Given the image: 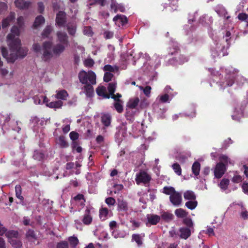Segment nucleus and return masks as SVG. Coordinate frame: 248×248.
Segmentation results:
<instances>
[{
  "label": "nucleus",
  "mask_w": 248,
  "mask_h": 248,
  "mask_svg": "<svg viewBox=\"0 0 248 248\" xmlns=\"http://www.w3.org/2000/svg\"><path fill=\"white\" fill-rule=\"evenodd\" d=\"M106 203L108 205H114L116 201L112 197H109L106 199L105 200Z\"/></svg>",
  "instance_id": "obj_51"
},
{
  "label": "nucleus",
  "mask_w": 248,
  "mask_h": 248,
  "mask_svg": "<svg viewBox=\"0 0 248 248\" xmlns=\"http://www.w3.org/2000/svg\"><path fill=\"white\" fill-rule=\"evenodd\" d=\"M170 201L173 205L176 206H179L182 201L181 194L176 191L173 194L170 196Z\"/></svg>",
  "instance_id": "obj_7"
},
{
  "label": "nucleus",
  "mask_w": 248,
  "mask_h": 248,
  "mask_svg": "<svg viewBox=\"0 0 248 248\" xmlns=\"http://www.w3.org/2000/svg\"><path fill=\"white\" fill-rule=\"evenodd\" d=\"M68 96V93L64 90L57 91V94L55 95L56 98L62 100H66Z\"/></svg>",
  "instance_id": "obj_21"
},
{
  "label": "nucleus",
  "mask_w": 248,
  "mask_h": 248,
  "mask_svg": "<svg viewBox=\"0 0 248 248\" xmlns=\"http://www.w3.org/2000/svg\"><path fill=\"white\" fill-rule=\"evenodd\" d=\"M113 21L115 22L116 23H117V22L120 21L121 22L122 25H124L127 23V19L125 16L117 15L113 18Z\"/></svg>",
  "instance_id": "obj_22"
},
{
  "label": "nucleus",
  "mask_w": 248,
  "mask_h": 248,
  "mask_svg": "<svg viewBox=\"0 0 248 248\" xmlns=\"http://www.w3.org/2000/svg\"><path fill=\"white\" fill-rule=\"evenodd\" d=\"M70 130V127L69 124L65 125L62 128V131L64 133H68Z\"/></svg>",
  "instance_id": "obj_64"
},
{
  "label": "nucleus",
  "mask_w": 248,
  "mask_h": 248,
  "mask_svg": "<svg viewBox=\"0 0 248 248\" xmlns=\"http://www.w3.org/2000/svg\"><path fill=\"white\" fill-rule=\"evenodd\" d=\"M8 242L14 248H21L22 243L20 240L19 233L16 231L10 230L6 234Z\"/></svg>",
  "instance_id": "obj_5"
},
{
  "label": "nucleus",
  "mask_w": 248,
  "mask_h": 248,
  "mask_svg": "<svg viewBox=\"0 0 248 248\" xmlns=\"http://www.w3.org/2000/svg\"><path fill=\"white\" fill-rule=\"evenodd\" d=\"M78 78L81 83L84 84L81 88L87 97L93 96L94 91L93 85L96 84V75L92 71L88 72L82 71L78 74Z\"/></svg>",
  "instance_id": "obj_3"
},
{
  "label": "nucleus",
  "mask_w": 248,
  "mask_h": 248,
  "mask_svg": "<svg viewBox=\"0 0 248 248\" xmlns=\"http://www.w3.org/2000/svg\"><path fill=\"white\" fill-rule=\"evenodd\" d=\"M66 27L69 34L72 36H74L76 32V24L74 22H69L66 24Z\"/></svg>",
  "instance_id": "obj_13"
},
{
  "label": "nucleus",
  "mask_w": 248,
  "mask_h": 248,
  "mask_svg": "<svg viewBox=\"0 0 248 248\" xmlns=\"http://www.w3.org/2000/svg\"><path fill=\"white\" fill-rule=\"evenodd\" d=\"M140 102V99L138 97H135L133 98L130 99L129 101L127 102L126 105V109L127 110V108H135L138 106L139 103Z\"/></svg>",
  "instance_id": "obj_14"
},
{
  "label": "nucleus",
  "mask_w": 248,
  "mask_h": 248,
  "mask_svg": "<svg viewBox=\"0 0 248 248\" xmlns=\"http://www.w3.org/2000/svg\"><path fill=\"white\" fill-rule=\"evenodd\" d=\"M151 90V87L150 86H146L143 89V92H144V94L148 96L150 93Z\"/></svg>",
  "instance_id": "obj_60"
},
{
  "label": "nucleus",
  "mask_w": 248,
  "mask_h": 248,
  "mask_svg": "<svg viewBox=\"0 0 248 248\" xmlns=\"http://www.w3.org/2000/svg\"><path fill=\"white\" fill-rule=\"evenodd\" d=\"M0 72L1 75L2 76H6L8 74V73H9L8 70H7L5 68H1V69H0Z\"/></svg>",
  "instance_id": "obj_63"
},
{
  "label": "nucleus",
  "mask_w": 248,
  "mask_h": 248,
  "mask_svg": "<svg viewBox=\"0 0 248 248\" xmlns=\"http://www.w3.org/2000/svg\"><path fill=\"white\" fill-rule=\"evenodd\" d=\"M232 181L235 183H238L241 181V177L240 175H235L233 177Z\"/></svg>",
  "instance_id": "obj_61"
},
{
  "label": "nucleus",
  "mask_w": 248,
  "mask_h": 248,
  "mask_svg": "<svg viewBox=\"0 0 248 248\" xmlns=\"http://www.w3.org/2000/svg\"><path fill=\"white\" fill-rule=\"evenodd\" d=\"M173 215L167 212L163 213L161 215V217L163 219L167 222H169L173 218Z\"/></svg>",
  "instance_id": "obj_36"
},
{
  "label": "nucleus",
  "mask_w": 248,
  "mask_h": 248,
  "mask_svg": "<svg viewBox=\"0 0 248 248\" xmlns=\"http://www.w3.org/2000/svg\"><path fill=\"white\" fill-rule=\"evenodd\" d=\"M92 221V217L89 214V212H87L86 214H85L84 217L82 219V222L85 225L90 224Z\"/></svg>",
  "instance_id": "obj_30"
},
{
  "label": "nucleus",
  "mask_w": 248,
  "mask_h": 248,
  "mask_svg": "<svg viewBox=\"0 0 248 248\" xmlns=\"http://www.w3.org/2000/svg\"><path fill=\"white\" fill-rule=\"evenodd\" d=\"M0 248H6V243L4 239L0 237Z\"/></svg>",
  "instance_id": "obj_62"
},
{
  "label": "nucleus",
  "mask_w": 248,
  "mask_h": 248,
  "mask_svg": "<svg viewBox=\"0 0 248 248\" xmlns=\"http://www.w3.org/2000/svg\"><path fill=\"white\" fill-rule=\"evenodd\" d=\"M45 19L44 17L42 16H37L34 21L33 26L35 28L38 27L40 25L44 24Z\"/></svg>",
  "instance_id": "obj_25"
},
{
  "label": "nucleus",
  "mask_w": 248,
  "mask_h": 248,
  "mask_svg": "<svg viewBox=\"0 0 248 248\" xmlns=\"http://www.w3.org/2000/svg\"><path fill=\"white\" fill-rule=\"evenodd\" d=\"M147 217L148 222L152 225L156 224L160 219L159 216L155 215H148Z\"/></svg>",
  "instance_id": "obj_16"
},
{
  "label": "nucleus",
  "mask_w": 248,
  "mask_h": 248,
  "mask_svg": "<svg viewBox=\"0 0 248 248\" xmlns=\"http://www.w3.org/2000/svg\"><path fill=\"white\" fill-rule=\"evenodd\" d=\"M229 184V180L227 179H223L220 184L219 186L223 190H226Z\"/></svg>",
  "instance_id": "obj_39"
},
{
  "label": "nucleus",
  "mask_w": 248,
  "mask_h": 248,
  "mask_svg": "<svg viewBox=\"0 0 248 248\" xmlns=\"http://www.w3.org/2000/svg\"><path fill=\"white\" fill-rule=\"evenodd\" d=\"M116 87V83L113 82L109 83L108 86V89L109 92V95H110V96L114 94L115 91Z\"/></svg>",
  "instance_id": "obj_40"
},
{
  "label": "nucleus",
  "mask_w": 248,
  "mask_h": 248,
  "mask_svg": "<svg viewBox=\"0 0 248 248\" xmlns=\"http://www.w3.org/2000/svg\"><path fill=\"white\" fill-rule=\"evenodd\" d=\"M26 236L28 240L31 242H34L37 239L36 235L34 231L32 230H29L27 232Z\"/></svg>",
  "instance_id": "obj_18"
},
{
  "label": "nucleus",
  "mask_w": 248,
  "mask_h": 248,
  "mask_svg": "<svg viewBox=\"0 0 248 248\" xmlns=\"http://www.w3.org/2000/svg\"><path fill=\"white\" fill-rule=\"evenodd\" d=\"M56 22L59 27H63L66 23V14L63 11H60L57 14Z\"/></svg>",
  "instance_id": "obj_8"
},
{
  "label": "nucleus",
  "mask_w": 248,
  "mask_h": 248,
  "mask_svg": "<svg viewBox=\"0 0 248 248\" xmlns=\"http://www.w3.org/2000/svg\"><path fill=\"white\" fill-rule=\"evenodd\" d=\"M84 64L87 67H92L94 64V61L92 59H88L84 61Z\"/></svg>",
  "instance_id": "obj_52"
},
{
  "label": "nucleus",
  "mask_w": 248,
  "mask_h": 248,
  "mask_svg": "<svg viewBox=\"0 0 248 248\" xmlns=\"http://www.w3.org/2000/svg\"><path fill=\"white\" fill-rule=\"evenodd\" d=\"M239 19L242 21H245L247 23V26H248V15L245 13L239 14L238 16Z\"/></svg>",
  "instance_id": "obj_45"
},
{
  "label": "nucleus",
  "mask_w": 248,
  "mask_h": 248,
  "mask_svg": "<svg viewBox=\"0 0 248 248\" xmlns=\"http://www.w3.org/2000/svg\"><path fill=\"white\" fill-rule=\"evenodd\" d=\"M96 93L100 96H102L103 98H109L110 95L107 93L106 88L104 86L98 87L96 89Z\"/></svg>",
  "instance_id": "obj_15"
},
{
  "label": "nucleus",
  "mask_w": 248,
  "mask_h": 248,
  "mask_svg": "<svg viewBox=\"0 0 248 248\" xmlns=\"http://www.w3.org/2000/svg\"><path fill=\"white\" fill-rule=\"evenodd\" d=\"M57 248H68V243L66 241H62L57 245Z\"/></svg>",
  "instance_id": "obj_48"
},
{
  "label": "nucleus",
  "mask_w": 248,
  "mask_h": 248,
  "mask_svg": "<svg viewBox=\"0 0 248 248\" xmlns=\"http://www.w3.org/2000/svg\"><path fill=\"white\" fill-rule=\"evenodd\" d=\"M241 217L244 219H248V212L246 210H244L241 213Z\"/></svg>",
  "instance_id": "obj_59"
},
{
  "label": "nucleus",
  "mask_w": 248,
  "mask_h": 248,
  "mask_svg": "<svg viewBox=\"0 0 248 248\" xmlns=\"http://www.w3.org/2000/svg\"><path fill=\"white\" fill-rule=\"evenodd\" d=\"M111 121V117L108 114H104L101 117V122L106 127L110 125Z\"/></svg>",
  "instance_id": "obj_17"
},
{
  "label": "nucleus",
  "mask_w": 248,
  "mask_h": 248,
  "mask_svg": "<svg viewBox=\"0 0 248 248\" xmlns=\"http://www.w3.org/2000/svg\"><path fill=\"white\" fill-rule=\"evenodd\" d=\"M169 99V96L168 94H165L160 96V101L162 103L167 102Z\"/></svg>",
  "instance_id": "obj_54"
},
{
  "label": "nucleus",
  "mask_w": 248,
  "mask_h": 248,
  "mask_svg": "<svg viewBox=\"0 0 248 248\" xmlns=\"http://www.w3.org/2000/svg\"><path fill=\"white\" fill-rule=\"evenodd\" d=\"M108 214V210L106 208H103L100 210V217L102 220H105Z\"/></svg>",
  "instance_id": "obj_41"
},
{
  "label": "nucleus",
  "mask_w": 248,
  "mask_h": 248,
  "mask_svg": "<svg viewBox=\"0 0 248 248\" xmlns=\"http://www.w3.org/2000/svg\"><path fill=\"white\" fill-rule=\"evenodd\" d=\"M132 240L135 241L139 246L142 244L141 236L139 234H133L132 236Z\"/></svg>",
  "instance_id": "obj_28"
},
{
  "label": "nucleus",
  "mask_w": 248,
  "mask_h": 248,
  "mask_svg": "<svg viewBox=\"0 0 248 248\" xmlns=\"http://www.w3.org/2000/svg\"><path fill=\"white\" fill-rule=\"evenodd\" d=\"M151 179V176L143 170H140L139 173H137L135 179L136 182L138 185L141 183L144 184H148Z\"/></svg>",
  "instance_id": "obj_6"
},
{
  "label": "nucleus",
  "mask_w": 248,
  "mask_h": 248,
  "mask_svg": "<svg viewBox=\"0 0 248 248\" xmlns=\"http://www.w3.org/2000/svg\"><path fill=\"white\" fill-rule=\"evenodd\" d=\"M176 191L174 188L171 186H165L163 188V192L167 195H170L171 196Z\"/></svg>",
  "instance_id": "obj_31"
},
{
  "label": "nucleus",
  "mask_w": 248,
  "mask_h": 248,
  "mask_svg": "<svg viewBox=\"0 0 248 248\" xmlns=\"http://www.w3.org/2000/svg\"><path fill=\"white\" fill-rule=\"evenodd\" d=\"M242 187L243 192L248 195V183H244Z\"/></svg>",
  "instance_id": "obj_58"
},
{
  "label": "nucleus",
  "mask_w": 248,
  "mask_h": 248,
  "mask_svg": "<svg viewBox=\"0 0 248 248\" xmlns=\"http://www.w3.org/2000/svg\"><path fill=\"white\" fill-rule=\"evenodd\" d=\"M58 143L62 148H66L68 146V143L66 141L65 138L63 136H60L58 140Z\"/></svg>",
  "instance_id": "obj_27"
},
{
  "label": "nucleus",
  "mask_w": 248,
  "mask_h": 248,
  "mask_svg": "<svg viewBox=\"0 0 248 248\" xmlns=\"http://www.w3.org/2000/svg\"><path fill=\"white\" fill-rule=\"evenodd\" d=\"M123 101L121 102H116L114 104V107L116 110V111L118 113H122L123 111L124 108H123Z\"/></svg>",
  "instance_id": "obj_32"
},
{
  "label": "nucleus",
  "mask_w": 248,
  "mask_h": 248,
  "mask_svg": "<svg viewBox=\"0 0 248 248\" xmlns=\"http://www.w3.org/2000/svg\"><path fill=\"white\" fill-rule=\"evenodd\" d=\"M118 207L119 210L126 211L128 210V205L126 202L122 199L118 200Z\"/></svg>",
  "instance_id": "obj_23"
},
{
  "label": "nucleus",
  "mask_w": 248,
  "mask_h": 248,
  "mask_svg": "<svg viewBox=\"0 0 248 248\" xmlns=\"http://www.w3.org/2000/svg\"><path fill=\"white\" fill-rule=\"evenodd\" d=\"M201 165L198 162H195L192 167V172L194 174L197 176L199 174Z\"/></svg>",
  "instance_id": "obj_26"
},
{
  "label": "nucleus",
  "mask_w": 248,
  "mask_h": 248,
  "mask_svg": "<svg viewBox=\"0 0 248 248\" xmlns=\"http://www.w3.org/2000/svg\"><path fill=\"white\" fill-rule=\"evenodd\" d=\"M16 17V14L14 12H11L9 15L2 20V27L3 28L7 27L10 23H12Z\"/></svg>",
  "instance_id": "obj_10"
},
{
  "label": "nucleus",
  "mask_w": 248,
  "mask_h": 248,
  "mask_svg": "<svg viewBox=\"0 0 248 248\" xmlns=\"http://www.w3.org/2000/svg\"><path fill=\"white\" fill-rule=\"evenodd\" d=\"M56 35L57 43L53 46L51 41H45L42 45L38 43L32 45L33 51L37 56H41L44 61H49L54 56H60L69 46V37L66 32L59 31Z\"/></svg>",
  "instance_id": "obj_1"
},
{
  "label": "nucleus",
  "mask_w": 248,
  "mask_h": 248,
  "mask_svg": "<svg viewBox=\"0 0 248 248\" xmlns=\"http://www.w3.org/2000/svg\"><path fill=\"white\" fill-rule=\"evenodd\" d=\"M9 230H8L4 226V225L1 223V221H0V236H3L5 235V236L6 237V234L8 233V231Z\"/></svg>",
  "instance_id": "obj_43"
},
{
  "label": "nucleus",
  "mask_w": 248,
  "mask_h": 248,
  "mask_svg": "<svg viewBox=\"0 0 248 248\" xmlns=\"http://www.w3.org/2000/svg\"><path fill=\"white\" fill-rule=\"evenodd\" d=\"M172 167L175 173H176L178 175H180L181 174V168L178 163H176L173 164Z\"/></svg>",
  "instance_id": "obj_44"
},
{
  "label": "nucleus",
  "mask_w": 248,
  "mask_h": 248,
  "mask_svg": "<svg viewBox=\"0 0 248 248\" xmlns=\"http://www.w3.org/2000/svg\"><path fill=\"white\" fill-rule=\"evenodd\" d=\"M183 223L185 224L188 228H192L193 226L192 220L190 218H185L183 220Z\"/></svg>",
  "instance_id": "obj_42"
},
{
  "label": "nucleus",
  "mask_w": 248,
  "mask_h": 248,
  "mask_svg": "<svg viewBox=\"0 0 248 248\" xmlns=\"http://www.w3.org/2000/svg\"><path fill=\"white\" fill-rule=\"evenodd\" d=\"M122 96L121 94L118 93L116 95L113 94L111 96V97L113 98L116 102H121L123 101L120 99Z\"/></svg>",
  "instance_id": "obj_55"
},
{
  "label": "nucleus",
  "mask_w": 248,
  "mask_h": 248,
  "mask_svg": "<svg viewBox=\"0 0 248 248\" xmlns=\"http://www.w3.org/2000/svg\"><path fill=\"white\" fill-rule=\"evenodd\" d=\"M220 162L217 164L214 169V175L217 178H220L226 170L228 163L233 165V161H232L227 156L221 155L219 156Z\"/></svg>",
  "instance_id": "obj_4"
},
{
  "label": "nucleus",
  "mask_w": 248,
  "mask_h": 248,
  "mask_svg": "<svg viewBox=\"0 0 248 248\" xmlns=\"http://www.w3.org/2000/svg\"><path fill=\"white\" fill-rule=\"evenodd\" d=\"M52 31V28L50 26H47L43 30L42 36L43 38L48 37Z\"/></svg>",
  "instance_id": "obj_29"
},
{
  "label": "nucleus",
  "mask_w": 248,
  "mask_h": 248,
  "mask_svg": "<svg viewBox=\"0 0 248 248\" xmlns=\"http://www.w3.org/2000/svg\"><path fill=\"white\" fill-rule=\"evenodd\" d=\"M15 191L16 197L21 200H23L24 198L21 195L22 190L21 187L20 185H16L15 186Z\"/></svg>",
  "instance_id": "obj_35"
},
{
  "label": "nucleus",
  "mask_w": 248,
  "mask_h": 248,
  "mask_svg": "<svg viewBox=\"0 0 248 248\" xmlns=\"http://www.w3.org/2000/svg\"><path fill=\"white\" fill-rule=\"evenodd\" d=\"M17 24L18 27L14 25L11 32L7 36V41L10 48V53L4 47L1 48L2 56L8 62H13L18 57L23 58L27 55L28 49L26 48L21 47V41L19 38L20 33V30L24 25V18L19 16L17 19Z\"/></svg>",
  "instance_id": "obj_2"
},
{
  "label": "nucleus",
  "mask_w": 248,
  "mask_h": 248,
  "mask_svg": "<svg viewBox=\"0 0 248 248\" xmlns=\"http://www.w3.org/2000/svg\"><path fill=\"white\" fill-rule=\"evenodd\" d=\"M175 214L178 217H184L187 216L186 211L182 208L176 209Z\"/></svg>",
  "instance_id": "obj_33"
},
{
  "label": "nucleus",
  "mask_w": 248,
  "mask_h": 248,
  "mask_svg": "<svg viewBox=\"0 0 248 248\" xmlns=\"http://www.w3.org/2000/svg\"><path fill=\"white\" fill-rule=\"evenodd\" d=\"M68 241L71 247L75 248L78 243V240L77 237L71 236L68 238Z\"/></svg>",
  "instance_id": "obj_38"
},
{
  "label": "nucleus",
  "mask_w": 248,
  "mask_h": 248,
  "mask_svg": "<svg viewBox=\"0 0 248 248\" xmlns=\"http://www.w3.org/2000/svg\"><path fill=\"white\" fill-rule=\"evenodd\" d=\"M7 9L6 4L3 2H0V14L4 13Z\"/></svg>",
  "instance_id": "obj_49"
},
{
  "label": "nucleus",
  "mask_w": 248,
  "mask_h": 248,
  "mask_svg": "<svg viewBox=\"0 0 248 248\" xmlns=\"http://www.w3.org/2000/svg\"><path fill=\"white\" fill-rule=\"evenodd\" d=\"M197 205V202L195 200L187 202L186 203V206L190 210H193L196 208Z\"/></svg>",
  "instance_id": "obj_37"
},
{
  "label": "nucleus",
  "mask_w": 248,
  "mask_h": 248,
  "mask_svg": "<svg viewBox=\"0 0 248 248\" xmlns=\"http://www.w3.org/2000/svg\"><path fill=\"white\" fill-rule=\"evenodd\" d=\"M38 10L40 13H42L44 11L45 6L42 2H39L37 3Z\"/></svg>",
  "instance_id": "obj_56"
},
{
  "label": "nucleus",
  "mask_w": 248,
  "mask_h": 248,
  "mask_svg": "<svg viewBox=\"0 0 248 248\" xmlns=\"http://www.w3.org/2000/svg\"><path fill=\"white\" fill-rule=\"evenodd\" d=\"M103 69L105 71H108V72H109L110 73L118 71V68L116 66H111L107 64L104 66Z\"/></svg>",
  "instance_id": "obj_34"
},
{
  "label": "nucleus",
  "mask_w": 248,
  "mask_h": 248,
  "mask_svg": "<svg viewBox=\"0 0 248 248\" xmlns=\"http://www.w3.org/2000/svg\"><path fill=\"white\" fill-rule=\"evenodd\" d=\"M184 197L186 200H195L196 199V196L194 193L191 190H187L186 191L184 194Z\"/></svg>",
  "instance_id": "obj_24"
},
{
  "label": "nucleus",
  "mask_w": 248,
  "mask_h": 248,
  "mask_svg": "<svg viewBox=\"0 0 248 248\" xmlns=\"http://www.w3.org/2000/svg\"><path fill=\"white\" fill-rule=\"evenodd\" d=\"M42 99H43L42 103H47L48 102V99L46 96L41 95L37 96L36 95L33 97V100L34 101V103L35 104H40L42 103Z\"/></svg>",
  "instance_id": "obj_19"
},
{
  "label": "nucleus",
  "mask_w": 248,
  "mask_h": 248,
  "mask_svg": "<svg viewBox=\"0 0 248 248\" xmlns=\"http://www.w3.org/2000/svg\"><path fill=\"white\" fill-rule=\"evenodd\" d=\"M113 77V75L110 72L105 73L104 77V80L105 82H108L110 81Z\"/></svg>",
  "instance_id": "obj_46"
},
{
  "label": "nucleus",
  "mask_w": 248,
  "mask_h": 248,
  "mask_svg": "<svg viewBox=\"0 0 248 248\" xmlns=\"http://www.w3.org/2000/svg\"><path fill=\"white\" fill-rule=\"evenodd\" d=\"M46 106L50 108H59L62 107L63 102L61 100L46 103Z\"/></svg>",
  "instance_id": "obj_20"
},
{
  "label": "nucleus",
  "mask_w": 248,
  "mask_h": 248,
  "mask_svg": "<svg viewBox=\"0 0 248 248\" xmlns=\"http://www.w3.org/2000/svg\"><path fill=\"white\" fill-rule=\"evenodd\" d=\"M33 157L35 159L40 160L44 158V155L38 152H35Z\"/></svg>",
  "instance_id": "obj_47"
},
{
  "label": "nucleus",
  "mask_w": 248,
  "mask_h": 248,
  "mask_svg": "<svg viewBox=\"0 0 248 248\" xmlns=\"http://www.w3.org/2000/svg\"><path fill=\"white\" fill-rule=\"evenodd\" d=\"M110 8L111 10H114L115 13L117 12L118 11L124 12L125 10L124 6L122 4H118L114 0L111 1Z\"/></svg>",
  "instance_id": "obj_12"
},
{
  "label": "nucleus",
  "mask_w": 248,
  "mask_h": 248,
  "mask_svg": "<svg viewBox=\"0 0 248 248\" xmlns=\"http://www.w3.org/2000/svg\"><path fill=\"white\" fill-rule=\"evenodd\" d=\"M83 33L85 35H87L89 36H91L92 35L93 32L91 27H85L83 30Z\"/></svg>",
  "instance_id": "obj_50"
},
{
  "label": "nucleus",
  "mask_w": 248,
  "mask_h": 248,
  "mask_svg": "<svg viewBox=\"0 0 248 248\" xmlns=\"http://www.w3.org/2000/svg\"><path fill=\"white\" fill-rule=\"evenodd\" d=\"M179 236L184 239H187L191 235L190 229L187 227H181L179 229Z\"/></svg>",
  "instance_id": "obj_11"
},
{
  "label": "nucleus",
  "mask_w": 248,
  "mask_h": 248,
  "mask_svg": "<svg viewBox=\"0 0 248 248\" xmlns=\"http://www.w3.org/2000/svg\"><path fill=\"white\" fill-rule=\"evenodd\" d=\"M69 135H70V139L73 140H75L78 139V133H77V132H74V131L71 132L70 133Z\"/></svg>",
  "instance_id": "obj_57"
},
{
  "label": "nucleus",
  "mask_w": 248,
  "mask_h": 248,
  "mask_svg": "<svg viewBox=\"0 0 248 248\" xmlns=\"http://www.w3.org/2000/svg\"><path fill=\"white\" fill-rule=\"evenodd\" d=\"M16 6L21 10L27 9L31 5V2L25 0H15Z\"/></svg>",
  "instance_id": "obj_9"
},
{
  "label": "nucleus",
  "mask_w": 248,
  "mask_h": 248,
  "mask_svg": "<svg viewBox=\"0 0 248 248\" xmlns=\"http://www.w3.org/2000/svg\"><path fill=\"white\" fill-rule=\"evenodd\" d=\"M104 36L106 39H110L113 36V32L110 31H105L104 32Z\"/></svg>",
  "instance_id": "obj_53"
}]
</instances>
